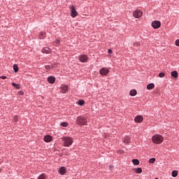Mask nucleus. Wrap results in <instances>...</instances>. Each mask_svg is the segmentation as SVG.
Here are the masks:
<instances>
[{
	"label": "nucleus",
	"mask_w": 179,
	"mask_h": 179,
	"mask_svg": "<svg viewBox=\"0 0 179 179\" xmlns=\"http://www.w3.org/2000/svg\"><path fill=\"white\" fill-rule=\"evenodd\" d=\"M76 122L78 125H86L87 124V118L83 116H78L76 120Z\"/></svg>",
	"instance_id": "nucleus-1"
},
{
	"label": "nucleus",
	"mask_w": 179,
	"mask_h": 179,
	"mask_svg": "<svg viewBox=\"0 0 179 179\" xmlns=\"http://www.w3.org/2000/svg\"><path fill=\"white\" fill-rule=\"evenodd\" d=\"M152 139V142L157 145H160L163 142V136L159 134L155 135Z\"/></svg>",
	"instance_id": "nucleus-2"
},
{
	"label": "nucleus",
	"mask_w": 179,
	"mask_h": 179,
	"mask_svg": "<svg viewBox=\"0 0 179 179\" xmlns=\"http://www.w3.org/2000/svg\"><path fill=\"white\" fill-rule=\"evenodd\" d=\"M62 139L64 142V146H71L73 143V140L71 137H63Z\"/></svg>",
	"instance_id": "nucleus-3"
},
{
	"label": "nucleus",
	"mask_w": 179,
	"mask_h": 179,
	"mask_svg": "<svg viewBox=\"0 0 179 179\" xmlns=\"http://www.w3.org/2000/svg\"><path fill=\"white\" fill-rule=\"evenodd\" d=\"M143 15V13H142V10H136L133 13V16H134L136 19H139V17H142Z\"/></svg>",
	"instance_id": "nucleus-4"
},
{
	"label": "nucleus",
	"mask_w": 179,
	"mask_h": 179,
	"mask_svg": "<svg viewBox=\"0 0 179 179\" xmlns=\"http://www.w3.org/2000/svg\"><path fill=\"white\" fill-rule=\"evenodd\" d=\"M110 72V70L108 69L103 67L100 69L99 73L100 75H102V76H106V75H108V73Z\"/></svg>",
	"instance_id": "nucleus-5"
},
{
	"label": "nucleus",
	"mask_w": 179,
	"mask_h": 179,
	"mask_svg": "<svg viewBox=\"0 0 179 179\" xmlns=\"http://www.w3.org/2000/svg\"><path fill=\"white\" fill-rule=\"evenodd\" d=\"M71 17H76L78 16V11L75 9V6H71Z\"/></svg>",
	"instance_id": "nucleus-6"
},
{
	"label": "nucleus",
	"mask_w": 179,
	"mask_h": 179,
	"mask_svg": "<svg viewBox=\"0 0 179 179\" xmlns=\"http://www.w3.org/2000/svg\"><path fill=\"white\" fill-rule=\"evenodd\" d=\"M152 26L154 29H159V27L162 26V23L160 22V21H153L152 22Z\"/></svg>",
	"instance_id": "nucleus-7"
},
{
	"label": "nucleus",
	"mask_w": 179,
	"mask_h": 179,
	"mask_svg": "<svg viewBox=\"0 0 179 179\" xmlns=\"http://www.w3.org/2000/svg\"><path fill=\"white\" fill-rule=\"evenodd\" d=\"M78 59L80 62H87L88 57L86 55H82L78 57Z\"/></svg>",
	"instance_id": "nucleus-8"
},
{
	"label": "nucleus",
	"mask_w": 179,
	"mask_h": 179,
	"mask_svg": "<svg viewBox=\"0 0 179 179\" xmlns=\"http://www.w3.org/2000/svg\"><path fill=\"white\" fill-rule=\"evenodd\" d=\"M135 122H142L143 121V116L138 115L134 118Z\"/></svg>",
	"instance_id": "nucleus-9"
},
{
	"label": "nucleus",
	"mask_w": 179,
	"mask_h": 179,
	"mask_svg": "<svg viewBox=\"0 0 179 179\" xmlns=\"http://www.w3.org/2000/svg\"><path fill=\"white\" fill-rule=\"evenodd\" d=\"M68 92V86L66 85H62L60 87V93H66Z\"/></svg>",
	"instance_id": "nucleus-10"
},
{
	"label": "nucleus",
	"mask_w": 179,
	"mask_h": 179,
	"mask_svg": "<svg viewBox=\"0 0 179 179\" xmlns=\"http://www.w3.org/2000/svg\"><path fill=\"white\" fill-rule=\"evenodd\" d=\"M58 173L62 176L64 175L66 173V168L64 166H62L60 169H59Z\"/></svg>",
	"instance_id": "nucleus-11"
},
{
	"label": "nucleus",
	"mask_w": 179,
	"mask_h": 179,
	"mask_svg": "<svg viewBox=\"0 0 179 179\" xmlns=\"http://www.w3.org/2000/svg\"><path fill=\"white\" fill-rule=\"evenodd\" d=\"M45 142H51L52 141V136L47 135L44 137Z\"/></svg>",
	"instance_id": "nucleus-12"
},
{
	"label": "nucleus",
	"mask_w": 179,
	"mask_h": 179,
	"mask_svg": "<svg viewBox=\"0 0 179 179\" xmlns=\"http://www.w3.org/2000/svg\"><path fill=\"white\" fill-rule=\"evenodd\" d=\"M42 52L43 54H50V52H51V50H50L49 48H43L42 49Z\"/></svg>",
	"instance_id": "nucleus-13"
},
{
	"label": "nucleus",
	"mask_w": 179,
	"mask_h": 179,
	"mask_svg": "<svg viewBox=\"0 0 179 179\" xmlns=\"http://www.w3.org/2000/svg\"><path fill=\"white\" fill-rule=\"evenodd\" d=\"M134 173L137 174H141L143 173V169L141 168H136L134 169Z\"/></svg>",
	"instance_id": "nucleus-14"
},
{
	"label": "nucleus",
	"mask_w": 179,
	"mask_h": 179,
	"mask_svg": "<svg viewBox=\"0 0 179 179\" xmlns=\"http://www.w3.org/2000/svg\"><path fill=\"white\" fill-rule=\"evenodd\" d=\"M123 142L124 143H129V142H131V138H129V136H126L123 139Z\"/></svg>",
	"instance_id": "nucleus-15"
},
{
	"label": "nucleus",
	"mask_w": 179,
	"mask_h": 179,
	"mask_svg": "<svg viewBox=\"0 0 179 179\" xmlns=\"http://www.w3.org/2000/svg\"><path fill=\"white\" fill-rule=\"evenodd\" d=\"M48 82L51 84L54 83V82H55V78H54L53 76L48 77Z\"/></svg>",
	"instance_id": "nucleus-16"
},
{
	"label": "nucleus",
	"mask_w": 179,
	"mask_h": 179,
	"mask_svg": "<svg viewBox=\"0 0 179 179\" xmlns=\"http://www.w3.org/2000/svg\"><path fill=\"white\" fill-rule=\"evenodd\" d=\"M171 75L173 78H178V73L176 71H172Z\"/></svg>",
	"instance_id": "nucleus-17"
},
{
	"label": "nucleus",
	"mask_w": 179,
	"mask_h": 179,
	"mask_svg": "<svg viewBox=\"0 0 179 179\" xmlns=\"http://www.w3.org/2000/svg\"><path fill=\"white\" fill-rule=\"evenodd\" d=\"M155 87V84L150 83L147 85L148 90H152Z\"/></svg>",
	"instance_id": "nucleus-18"
},
{
	"label": "nucleus",
	"mask_w": 179,
	"mask_h": 179,
	"mask_svg": "<svg viewBox=\"0 0 179 179\" xmlns=\"http://www.w3.org/2000/svg\"><path fill=\"white\" fill-rule=\"evenodd\" d=\"M136 90H131L130 91V96H136Z\"/></svg>",
	"instance_id": "nucleus-19"
},
{
	"label": "nucleus",
	"mask_w": 179,
	"mask_h": 179,
	"mask_svg": "<svg viewBox=\"0 0 179 179\" xmlns=\"http://www.w3.org/2000/svg\"><path fill=\"white\" fill-rule=\"evenodd\" d=\"M132 162H133L134 166H138L139 165V160H138V159H134L132 160Z\"/></svg>",
	"instance_id": "nucleus-20"
},
{
	"label": "nucleus",
	"mask_w": 179,
	"mask_h": 179,
	"mask_svg": "<svg viewBox=\"0 0 179 179\" xmlns=\"http://www.w3.org/2000/svg\"><path fill=\"white\" fill-rule=\"evenodd\" d=\"M12 86H13V87H15V89H20V85L19 84L12 83Z\"/></svg>",
	"instance_id": "nucleus-21"
},
{
	"label": "nucleus",
	"mask_w": 179,
	"mask_h": 179,
	"mask_svg": "<svg viewBox=\"0 0 179 179\" xmlns=\"http://www.w3.org/2000/svg\"><path fill=\"white\" fill-rule=\"evenodd\" d=\"M178 175V172L177 171H172V177L176 178Z\"/></svg>",
	"instance_id": "nucleus-22"
},
{
	"label": "nucleus",
	"mask_w": 179,
	"mask_h": 179,
	"mask_svg": "<svg viewBox=\"0 0 179 179\" xmlns=\"http://www.w3.org/2000/svg\"><path fill=\"white\" fill-rule=\"evenodd\" d=\"M13 69L15 72H17V71H19V66H17V64H14Z\"/></svg>",
	"instance_id": "nucleus-23"
},
{
	"label": "nucleus",
	"mask_w": 179,
	"mask_h": 179,
	"mask_svg": "<svg viewBox=\"0 0 179 179\" xmlns=\"http://www.w3.org/2000/svg\"><path fill=\"white\" fill-rule=\"evenodd\" d=\"M61 127H68V122H62L60 124Z\"/></svg>",
	"instance_id": "nucleus-24"
},
{
	"label": "nucleus",
	"mask_w": 179,
	"mask_h": 179,
	"mask_svg": "<svg viewBox=\"0 0 179 179\" xmlns=\"http://www.w3.org/2000/svg\"><path fill=\"white\" fill-rule=\"evenodd\" d=\"M38 179H45V174H41L40 176L38 177Z\"/></svg>",
	"instance_id": "nucleus-25"
},
{
	"label": "nucleus",
	"mask_w": 179,
	"mask_h": 179,
	"mask_svg": "<svg viewBox=\"0 0 179 179\" xmlns=\"http://www.w3.org/2000/svg\"><path fill=\"white\" fill-rule=\"evenodd\" d=\"M78 104L79 106H83V104H85V101L83 100L78 101Z\"/></svg>",
	"instance_id": "nucleus-26"
},
{
	"label": "nucleus",
	"mask_w": 179,
	"mask_h": 179,
	"mask_svg": "<svg viewBox=\"0 0 179 179\" xmlns=\"http://www.w3.org/2000/svg\"><path fill=\"white\" fill-rule=\"evenodd\" d=\"M150 164H153L154 162H155V158H151L149 160Z\"/></svg>",
	"instance_id": "nucleus-27"
},
{
	"label": "nucleus",
	"mask_w": 179,
	"mask_h": 179,
	"mask_svg": "<svg viewBox=\"0 0 179 179\" xmlns=\"http://www.w3.org/2000/svg\"><path fill=\"white\" fill-rule=\"evenodd\" d=\"M159 78H164L165 74H164V73H159Z\"/></svg>",
	"instance_id": "nucleus-28"
},
{
	"label": "nucleus",
	"mask_w": 179,
	"mask_h": 179,
	"mask_svg": "<svg viewBox=\"0 0 179 179\" xmlns=\"http://www.w3.org/2000/svg\"><path fill=\"white\" fill-rule=\"evenodd\" d=\"M17 119H18V117H17V115H15V117H14V122H17Z\"/></svg>",
	"instance_id": "nucleus-29"
},
{
	"label": "nucleus",
	"mask_w": 179,
	"mask_h": 179,
	"mask_svg": "<svg viewBox=\"0 0 179 179\" xmlns=\"http://www.w3.org/2000/svg\"><path fill=\"white\" fill-rule=\"evenodd\" d=\"M176 45H177V47H179V39L176 41Z\"/></svg>",
	"instance_id": "nucleus-30"
},
{
	"label": "nucleus",
	"mask_w": 179,
	"mask_h": 179,
	"mask_svg": "<svg viewBox=\"0 0 179 179\" xmlns=\"http://www.w3.org/2000/svg\"><path fill=\"white\" fill-rule=\"evenodd\" d=\"M45 69H50L51 66L50 65H47L45 66Z\"/></svg>",
	"instance_id": "nucleus-31"
},
{
	"label": "nucleus",
	"mask_w": 179,
	"mask_h": 179,
	"mask_svg": "<svg viewBox=\"0 0 179 179\" xmlns=\"http://www.w3.org/2000/svg\"><path fill=\"white\" fill-rule=\"evenodd\" d=\"M0 79H6V76H2L0 77Z\"/></svg>",
	"instance_id": "nucleus-32"
},
{
	"label": "nucleus",
	"mask_w": 179,
	"mask_h": 179,
	"mask_svg": "<svg viewBox=\"0 0 179 179\" xmlns=\"http://www.w3.org/2000/svg\"><path fill=\"white\" fill-rule=\"evenodd\" d=\"M108 54H113V50H108Z\"/></svg>",
	"instance_id": "nucleus-33"
},
{
	"label": "nucleus",
	"mask_w": 179,
	"mask_h": 179,
	"mask_svg": "<svg viewBox=\"0 0 179 179\" xmlns=\"http://www.w3.org/2000/svg\"><path fill=\"white\" fill-rule=\"evenodd\" d=\"M55 44H59V41H58V40H57V41H55Z\"/></svg>",
	"instance_id": "nucleus-34"
},
{
	"label": "nucleus",
	"mask_w": 179,
	"mask_h": 179,
	"mask_svg": "<svg viewBox=\"0 0 179 179\" xmlns=\"http://www.w3.org/2000/svg\"><path fill=\"white\" fill-rule=\"evenodd\" d=\"M135 45H139V44L138 43H136Z\"/></svg>",
	"instance_id": "nucleus-35"
},
{
	"label": "nucleus",
	"mask_w": 179,
	"mask_h": 179,
	"mask_svg": "<svg viewBox=\"0 0 179 179\" xmlns=\"http://www.w3.org/2000/svg\"><path fill=\"white\" fill-rule=\"evenodd\" d=\"M110 169H112L111 166H110Z\"/></svg>",
	"instance_id": "nucleus-36"
},
{
	"label": "nucleus",
	"mask_w": 179,
	"mask_h": 179,
	"mask_svg": "<svg viewBox=\"0 0 179 179\" xmlns=\"http://www.w3.org/2000/svg\"><path fill=\"white\" fill-rule=\"evenodd\" d=\"M155 179H159V178H155Z\"/></svg>",
	"instance_id": "nucleus-37"
},
{
	"label": "nucleus",
	"mask_w": 179,
	"mask_h": 179,
	"mask_svg": "<svg viewBox=\"0 0 179 179\" xmlns=\"http://www.w3.org/2000/svg\"><path fill=\"white\" fill-rule=\"evenodd\" d=\"M31 179H34V178H31Z\"/></svg>",
	"instance_id": "nucleus-38"
}]
</instances>
